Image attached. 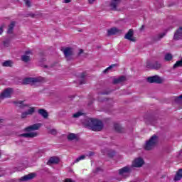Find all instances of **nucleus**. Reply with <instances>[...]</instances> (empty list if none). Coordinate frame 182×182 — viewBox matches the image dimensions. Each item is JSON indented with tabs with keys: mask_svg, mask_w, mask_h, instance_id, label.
Returning <instances> with one entry per match:
<instances>
[{
	"mask_svg": "<svg viewBox=\"0 0 182 182\" xmlns=\"http://www.w3.org/2000/svg\"><path fill=\"white\" fill-rule=\"evenodd\" d=\"M85 127L93 132H100L103 129V122L95 118H87L83 122Z\"/></svg>",
	"mask_w": 182,
	"mask_h": 182,
	"instance_id": "obj_1",
	"label": "nucleus"
},
{
	"mask_svg": "<svg viewBox=\"0 0 182 182\" xmlns=\"http://www.w3.org/2000/svg\"><path fill=\"white\" fill-rule=\"evenodd\" d=\"M41 126H42V124L41 123L34 124L25 128V132H28V133L18 134L16 132L14 134V132H13L11 136H18L20 137H36L37 136H39V134L36 132L35 130H39V129H41Z\"/></svg>",
	"mask_w": 182,
	"mask_h": 182,
	"instance_id": "obj_2",
	"label": "nucleus"
},
{
	"mask_svg": "<svg viewBox=\"0 0 182 182\" xmlns=\"http://www.w3.org/2000/svg\"><path fill=\"white\" fill-rule=\"evenodd\" d=\"M157 143H159L157 137H151L149 140L146 141L144 149L146 151H151L157 146Z\"/></svg>",
	"mask_w": 182,
	"mask_h": 182,
	"instance_id": "obj_3",
	"label": "nucleus"
},
{
	"mask_svg": "<svg viewBox=\"0 0 182 182\" xmlns=\"http://www.w3.org/2000/svg\"><path fill=\"white\" fill-rule=\"evenodd\" d=\"M46 80L43 77H27L23 80V85H36V83H45Z\"/></svg>",
	"mask_w": 182,
	"mask_h": 182,
	"instance_id": "obj_4",
	"label": "nucleus"
},
{
	"mask_svg": "<svg viewBox=\"0 0 182 182\" xmlns=\"http://www.w3.org/2000/svg\"><path fill=\"white\" fill-rule=\"evenodd\" d=\"M64 53V56L68 62L73 60V48L70 47H66L61 49Z\"/></svg>",
	"mask_w": 182,
	"mask_h": 182,
	"instance_id": "obj_5",
	"label": "nucleus"
},
{
	"mask_svg": "<svg viewBox=\"0 0 182 182\" xmlns=\"http://www.w3.org/2000/svg\"><path fill=\"white\" fill-rule=\"evenodd\" d=\"M13 93L14 88L8 87L1 92L0 95V99H1V100H4V99H11Z\"/></svg>",
	"mask_w": 182,
	"mask_h": 182,
	"instance_id": "obj_6",
	"label": "nucleus"
},
{
	"mask_svg": "<svg viewBox=\"0 0 182 182\" xmlns=\"http://www.w3.org/2000/svg\"><path fill=\"white\" fill-rule=\"evenodd\" d=\"M133 171V168L132 166H126L118 170V174L119 176H124L125 174H130Z\"/></svg>",
	"mask_w": 182,
	"mask_h": 182,
	"instance_id": "obj_7",
	"label": "nucleus"
},
{
	"mask_svg": "<svg viewBox=\"0 0 182 182\" xmlns=\"http://www.w3.org/2000/svg\"><path fill=\"white\" fill-rule=\"evenodd\" d=\"M101 153H102L104 156L107 154L109 159H113V157L116 156V151L114 149H110L109 148L101 149Z\"/></svg>",
	"mask_w": 182,
	"mask_h": 182,
	"instance_id": "obj_8",
	"label": "nucleus"
},
{
	"mask_svg": "<svg viewBox=\"0 0 182 182\" xmlns=\"http://www.w3.org/2000/svg\"><path fill=\"white\" fill-rule=\"evenodd\" d=\"M143 164H144V160H143V158L139 157L134 160L132 162V164L131 167L133 168L134 167L140 168L143 166Z\"/></svg>",
	"mask_w": 182,
	"mask_h": 182,
	"instance_id": "obj_9",
	"label": "nucleus"
},
{
	"mask_svg": "<svg viewBox=\"0 0 182 182\" xmlns=\"http://www.w3.org/2000/svg\"><path fill=\"white\" fill-rule=\"evenodd\" d=\"M147 82L149 83H163V80L159 76V75H154L152 77H147Z\"/></svg>",
	"mask_w": 182,
	"mask_h": 182,
	"instance_id": "obj_10",
	"label": "nucleus"
},
{
	"mask_svg": "<svg viewBox=\"0 0 182 182\" xmlns=\"http://www.w3.org/2000/svg\"><path fill=\"white\" fill-rule=\"evenodd\" d=\"M29 55H33L32 50H26L24 53V55H21V60L25 63H28V62H31V56Z\"/></svg>",
	"mask_w": 182,
	"mask_h": 182,
	"instance_id": "obj_11",
	"label": "nucleus"
},
{
	"mask_svg": "<svg viewBox=\"0 0 182 182\" xmlns=\"http://www.w3.org/2000/svg\"><path fill=\"white\" fill-rule=\"evenodd\" d=\"M146 68L148 69H155L156 70H159V69H160L161 68V64H160V63H159L157 61L152 63H147Z\"/></svg>",
	"mask_w": 182,
	"mask_h": 182,
	"instance_id": "obj_12",
	"label": "nucleus"
},
{
	"mask_svg": "<svg viewBox=\"0 0 182 182\" xmlns=\"http://www.w3.org/2000/svg\"><path fill=\"white\" fill-rule=\"evenodd\" d=\"M122 3V0H112L109 6L111 11H117V7Z\"/></svg>",
	"mask_w": 182,
	"mask_h": 182,
	"instance_id": "obj_13",
	"label": "nucleus"
},
{
	"mask_svg": "<svg viewBox=\"0 0 182 182\" xmlns=\"http://www.w3.org/2000/svg\"><path fill=\"white\" fill-rule=\"evenodd\" d=\"M36 177V173H31L28 175H26L21 178H20L19 181H29V180H33Z\"/></svg>",
	"mask_w": 182,
	"mask_h": 182,
	"instance_id": "obj_14",
	"label": "nucleus"
},
{
	"mask_svg": "<svg viewBox=\"0 0 182 182\" xmlns=\"http://www.w3.org/2000/svg\"><path fill=\"white\" fill-rule=\"evenodd\" d=\"M35 113V107H30L27 111L21 113V119H26L28 116L32 115Z\"/></svg>",
	"mask_w": 182,
	"mask_h": 182,
	"instance_id": "obj_15",
	"label": "nucleus"
},
{
	"mask_svg": "<svg viewBox=\"0 0 182 182\" xmlns=\"http://www.w3.org/2000/svg\"><path fill=\"white\" fill-rule=\"evenodd\" d=\"M134 31L133 29H129L127 33L125 35L124 38L128 41H131V42H136V38L133 37Z\"/></svg>",
	"mask_w": 182,
	"mask_h": 182,
	"instance_id": "obj_16",
	"label": "nucleus"
},
{
	"mask_svg": "<svg viewBox=\"0 0 182 182\" xmlns=\"http://www.w3.org/2000/svg\"><path fill=\"white\" fill-rule=\"evenodd\" d=\"M174 41H180L182 39V27H179L178 29L174 33L173 36Z\"/></svg>",
	"mask_w": 182,
	"mask_h": 182,
	"instance_id": "obj_17",
	"label": "nucleus"
},
{
	"mask_svg": "<svg viewBox=\"0 0 182 182\" xmlns=\"http://www.w3.org/2000/svg\"><path fill=\"white\" fill-rule=\"evenodd\" d=\"M114 129L117 133H126V129L122 127L119 123L114 124Z\"/></svg>",
	"mask_w": 182,
	"mask_h": 182,
	"instance_id": "obj_18",
	"label": "nucleus"
},
{
	"mask_svg": "<svg viewBox=\"0 0 182 182\" xmlns=\"http://www.w3.org/2000/svg\"><path fill=\"white\" fill-rule=\"evenodd\" d=\"M120 32H122V31H120L116 27H114L107 30V36H112L113 35H117V33H120Z\"/></svg>",
	"mask_w": 182,
	"mask_h": 182,
	"instance_id": "obj_19",
	"label": "nucleus"
},
{
	"mask_svg": "<svg viewBox=\"0 0 182 182\" xmlns=\"http://www.w3.org/2000/svg\"><path fill=\"white\" fill-rule=\"evenodd\" d=\"M60 159L58 156H51L47 162L48 166L50 164H59Z\"/></svg>",
	"mask_w": 182,
	"mask_h": 182,
	"instance_id": "obj_20",
	"label": "nucleus"
},
{
	"mask_svg": "<svg viewBox=\"0 0 182 182\" xmlns=\"http://www.w3.org/2000/svg\"><path fill=\"white\" fill-rule=\"evenodd\" d=\"M16 26V21H11V23L8 26L7 33L8 35H12L14 33V29Z\"/></svg>",
	"mask_w": 182,
	"mask_h": 182,
	"instance_id": "obj_21",
	"label": "nucleus"
},
{
	"mask_svg": "<svg viewBox=\"0 0 182 182\" xmlns=\"http://www.w3.org/2000/svg\"><path fill=\"white\" fill-rule=\"evenodd\" d=\"M158 121L159 119H157V118L151 117L146 119L145 123H146V124H152V126H156Z\"/></svg>",
	"mask_w": 182,
	"mask_h": 182,
	"instance_id": "obj_22",
	"label": "nucleus"
},
{
	"mask_svg": "<svg viewBox=\"0 0 182 182\" xmlns=\"http://www.w3.org/2000/svg\"><path fill=\"white\" fill-rule=\"evenodd\" d=\"M182 178V168H179L174 176V181H180Z\"/></svg>",
	"mask_w": 182,
	"mask_h": 182,
	"instance_id": "obj_23",
	"label": "nucleus"
},
{
	"mask_svg": "<svg viewBox=\"0 0 182 182\" xmlns=\"http://www.w3.org/2000/svg\"><path fill=\"white\" fill-rule=\"evenodd\" d=\"M125 80H126V77L122 75V76H121L118 78L114 79L113 84L114 85H119V83H123V82H125Z\"/></svg>",
	"mask_w": 182,
	"mask_h": 182,
	"instance_id": "obj_24",
	"label": "nucleus"
},
{
	"mask_svg": "<svg viewBox=\"0 0 182 182\" xmlns=\"http://www.w3.org/2000/svg\"><path fill=\"white\" fill-rule=\"evenodd\" d=\"M24 101H14V105H16L17 106H18V107H20V109H25V107H29V105L28 104H24L23 103Z\"/></svg>",
	"mask_w": 182,
	"mask_h": 182,
	"instance_id": "obj_25",
	"label": "nucleus"
},
{
	"mask_svg": "<svg viewBox=\"0 0 182 182\" xmlns=\"http://www.w3.org/2000/svg\"><path fill=\"white\" fill-rule=\"evenodd\" d=\"M38 112V114H40V115L42 116L44 119H48L49 113H48V111H46V109H40Z\"/></svg>",
	"mask_w": 182,
	"mask_h": 182,
	"instance_id": "obj_26",
	"label": "nucleus"
},
{
	"mask_svg": "<svg viewBox=\"0 0 182 182\" xmlns=\"http://www.w3.org/2000/svg\"><path fill=\"white\" fill-rule=\"evenodd\" d=\"M1 65L4 68H12V65H14V62H12V60H9L3 62Z\"/></svg>",
	"mask_w": 182,
	"mask_h": 182,
	"instance_id": "obj_27",
	"label": "nucleus"
},
{
	"mask_svg": "<svg viewBox=\"0 0 182 182\" xmlns=\"http://www.w3.org/2000/svg\"><path fill=\"white\" fill-rule=\"evenodd\" d=\"M164 36H166V33H159L156 36L154 37V41H155V42H158V41H161Z\"/></svg>",
	"mask_w": 182,
	"mask_h": 182,
	"instance_id": "obj_28",
	"label": "nucleus"
},
{
	"mask_svg": "<svg viewBox=\"0 0 182 182\" xmlns=\"http://www.w3.org/2000/svg\"><path fill=\"white\" fill-rule=\"evenodd\" d=\"M18 139H17L16 141V143L17 144H23V146H25L26 144V141H25L24 139H23L22 138H18Z\"/></svg>",
	"mask_w": 182,
	"mask_h": 182,
	"instance_id": "obj_29",
	"label": "nucleus"
},
{
	"mask_svg": "<svg viewBox=\"0 0 182 182\" xmlns=\"http://www.w3.org/2000/svg\"><path fill=\"white\" fill-rule=\"evenodd\" d=\"M172 59H173V55H171V53H167L165 55L164 60L166 62H170V60H171Z\"/></svg>",
	"mask_w": 182,
	"mask_h": 182,
	"instance_id": "obj_30",
	"label": "nucleus"
},
{
	"mask_svg": "<svg viewBox=\"0 0 182 182\" xmlns=\"http://www.w3.org/2000/svg\"><path fill=\"white\" fill-rule=\"evenodd\" d=\"M176 68H182V59L176 61V63L173 65V68L176 69Z\"/></svg>",
	"mask_w": 182,
	"mask_h": 182,
	"instance_id": "obj_31",
	"label": "nucleus"
},
{
	"mask_svg": "<svg viewBox=\"0 0 182 182\" xmlns=\"http://www.w3.org/2000/svg\"><path fill=\"white\" fill-rule=\"evenodd\" d=\"M116 66H117V64H112L109 67L107 68L105 70H104L102 71V73H107V72H109V70H111V69H113V68H116Z\"/></svg>",
	"mask_w": 182,
	"mask_h": 182,
	"instance_id": "obj_32",
	"label": "nucleus"
},
{
	"mask_svg": "<svg viewBox=\"0 0 182 182\" xmlns=\"http://www.w3.org/2000/svg\"><path fill=\"white\" fill-rule=\"evenodd\" d=\"M174 102H175V103H177L178 105H180L181 103H182V95L178 97H175Z\"/></svg>",
	"mask_w": 182,
	"mask_h": 182,
	"instance_id": "obj_33",
	"label": "nucleus"
},
{
	"mask_svg": "<svg viewBox=\"0 0 182 182\" xmlns=\"http://www.w3.org/2000/svg\"><path fill=\"white\" fill-rule=\"evenodd\" d=\"M67 140L72 143H76V141H79V137H68Z\"/></svg>",
	"mask_w": 182,
	"mask_h": 182,
	"instance_id": "obj_34",
	"label": "nucleus"
},
{
	"mask_svg": "<svg viewBox=\"0 0 182 182\" xmlns=\"http://www.w3.org/2000/svg\"><path fill=\"white\" fill-rule=\"evenodd\" d=\"M80 116H83V113L81 112H78L73 114V117H74V119H77V118L80 117Z\"/></svg>",
	"mask_w": 182,
	"mask_h": 182,
	"instance_id": "obj_35",
	"label": "nucleus"
},
{
	"mask_svg": "<svg viewBox=\"0 0 182 182\" xmlns=\"http://www.w3.org/2000/svg\"><path fill=\"white\" fill-rule=\"evenodd\" d=\"M65 136L66 137H79V136H80V134L68 133V134Z\"/></svg>",
	"mask_w": 182,
	"mask_h": 182,
	"instance_id": "obj_36",
	"label": "nucleus"
},
{
	"mask_svg": "<svg viewBox=\"0 0 182 182\" xmlns=\"http://www.w3.org/2000/svg\"><path fill=\"white\" fill-rule=\"evenodd\" d=\"M86 159V156L85 155H81L80 156H79L78 158H77L75 159V161H74V163H79V161H80V160H85Z\"/></svg>",
	"mask_w": 182,
	"mask_h": 182,
	"instance_id": "obj_37",
	"label": "nucleus"
},
{
	"mask_svg": "<svg viewBox=\"0 0 182 182\" xmlns=\"http://www.w3.org/2000/svg\"><path fill=\"white\" fill-rule=\"evenodd\" d=\"M24 2L27 8H31V6H32V3L31 2V0H24Z\"/></svg>",
	"mask_w": 182,
	"mask_h": 182,
	"instance_id": "obj_38",
	"label": "nucleus"
},
{
	"mask_svg": "<svg viewBox=\"0 0 182 182\" xmlns=\"http://www.w3.org/2000/svg\"><path fill=\"white\" fill-rule=\"evenodd\" d=\"M49 133L53 136H56V134H58V131L55 129H50Z\"/></svg>",
	"mask_w": 182,
	"mask_h": 182,
	"instance_id": "obj_39",
	"label": "nucleus"
},
{
	"mask_svg": "<svg viewBox=\"0 0 182 182\" xmlns=\"http://www.w3.org/2000/svg\"><path fill=\"white\" fill-rule=\"evenodd\" d=\"M161 136H164L163 132H159L151 136V137H161Z\"/></svg>",
	"mask_w": 182,
	"mask_h": 182,
	"instance_id": "obj_40",
	"label": "nucleus"
},
{
	"mask_svg": "<svg viewBox=\"0 0 182 182\" xmlns=\"http://www.w3.org/2000/svg\"><path fill=\"white\" fill-rule=\"evenodd\" d=\"M9 40H6L3 42L4 46H5V48H9Z\"/></svg>",
	"mask_w": 182,
	"mask_h": 182,
	"instance_id": "obj_41",
	"label": "nucleus"
},
{
	"mask_svg": "<svg viewBox=\"0 0 182 182\" xmlns=\"http://www.w3.org/2000/svg\"><path fill=\"white\" fill-rule=\"evenodd\" d=\"M28 16H31V18H36V16H38V14L30 13L28 14Z\"/></svg>",
	"mask_w": 182,
	"mask_h": 182,
	"instance_id": "obj_42",
	"label": "nucleus"
},
{
	"mask_svg": "<svg viewBox=\"0 0 182 182\" xmlns=\"http://www.w3.org/2000/svg\"><path fill=\"white\" fill-rule=\"evenodd\" d=\"M85 83H86V79L85 78H80V85H85Z\"/></svg>",
	"mask_w": 182,
	"mask_h": 182,
	"instance_id": "obj_43",
	"label": "nucleus"
},
{
	"mask_svg": "<svg viewBox=\"0 0 182 182\" xmlns=\"http://www.w3.org/2000/svg\"><path fill=\"white\" fill-rule=\"evenodd\" d=\"M85 77H86V73H81L80 79H85Z\"/></svg>",
	"mask_w": 182,
	"mask_h": 182,
	"instance_id": "obj_44",
	"label": "nucleus"
},
{
	"mask_svg": "<svg viewBox=\"0 0 182 182\" xmlns=\"http://www.w3.org/2000/svg\"><path fill=\"white\" fill-rule=\"evenodd\" d=\"M110 91H104L101 92V95H109Z\"/></svg>",
	"mask_w": 182,
	"mask_h": 182,
	"instance_id": "obj_45",
	"label": "nucleus"
},
{
	"mask_svg": "<svg viewBox=\"0 0 182 182\" xmlns=\"http://www.w3.org/2000/svg\"><path fill=\"white\" fill-rule=\"evenodd\" d=\"M4 26H1L0 27V35H1V33L4 32Z\"/></svg>",
	"mask_w": 182,
	"mask_h": 182,
	"instance_id": "obj_46",
	"label": "nucleus"
},
{
	"mask_svg": "<svg viewBox=\"0 0 182 182\" xmlns=\"http://www.w3.org/2000/svg\"><path fill=\"white\" fill-rule=\"evenodd\" d=\"M92 156H95V152H93V151H90V152H89V157H92Z\"/></svg>",
	"mask_w": 182,
	"mask_h": 182,
	"instance_id": "obj_47",
	"label": "nucleus"
},
{
	"mask_svg": "<svg viewBox=\"0 0 182 182\" xmlns=\"http://www.w3.org/2000/svg\"><path fill=\"white\" fill-rule=\"evenodd\" d=\"M82 53H83V50L82 49H80V51H79L77 55L80 56V55H82Z\"/></svg>",
	"mask_w": 182,
	"mask_h": 182,
	"instance_id": "obj_48",
	"label": "nucleus"
},
{
	"mask_svg": "<svg viewBox=\"0 0 182 182\" xmlns=\"http://www.w3.org/2000/svg\"><path fill=\"white\" fill-rule=\"evenodd\" d=\"M64 182H75L72 181L70 178H66Z\"/></svg>",
	"mask_w": 182,
	"mask_h": 182,
	"instance_id": "obj_49",
	"label": "nucleus"
},
{
	"mask_svg": "<svg viewBox=\"0 0 182 182\" xmlns=\"http://www.w3.org/2000/svg\"><path fill=\"white\" fill-rule=\"evenodd\" d=\"M70 2H72V0H64L65 4H69Z\"/></svg>",
	"mask_w": 182,
	"mask_h": 182,
	"instance_id": "obj_50",
	"label": "nucleus"
},
{
	"mask_svg": "<svg viewBox=\"0 0 182 182\" xmlns=\"http://www.w3.org/2000/svg\"><path fill=\"white\" fill-rule=\"evenodd\" d=\"M14 171H21V169L16 167V168H14Z\"/></svg>",
	"mask_w": 182,
	"mask_h": 182,
	"instance_id": "obj_51",
	"label": "nucleus"
},
{
	"mask_svg": "<svg viewBox=\"0 0 182 182\" xmlns=\"http://www.w3.org/2000/svg\"><path fill=\"white\" fill-rule=\"evenodd\" d=\"M95 1H96V0H89V4H93V2H95Z\"/></svg>",
	"mask_w": 182,
	"mask_h": 182,
	"instance_id": "obj_52",
	"label": "nucleus"
},
{
	"mask_svg": "<svg viewBox=\"0 0 182 182\" xmlns=\"http://www.w3.org/2000/svg\"><path fill=\"white\" fill-rule=\"evenodd\" d=\"M143 29H144V25H143V26H141V27L140 30H141V31H143Z\"/></svg>",
	"mask_w": 182,
	"mask_h": 182,
	"instance_id": "obj_53",
	"label": "nucleus"
},
{
	"mask_svg": "<svg viewBox=\"0 0 182 182\" xmlns=\"http://www.w3.org/2000/svg\"><path fill=\"white\" fill-rule=\"evenodd\" d=\"M2 122H4V119H0V123H2Z\"/></svg>",
	"mask_w": 182,
	"mask_h": 182,
	"instance_id": "obj_54",
	"label": "nucleus"
},
{
	"mask_svg": "<svg viewBox=\"0 0 182 182\" xmlns=\"http://www.w3.org/2000/svg\"><path fill=\"white\" fill-rule=\"evenodd\" d=\"M44 68H49V66H48V65H44Z\"/></svg>",
	"mask_w": 182,
	"mask_h": 182,
	"instance_id": "obj_55",
	"label": "nucleus"
},
{
	"mask_svg": "<svg viewBox=\"0 0 182 182\" xmlns=\"http://www.w3.org/2000/svg\"><path fill=\"white\" fill-rule=\"evenodd\" d=\"M100 168H97V171H99Z\"/></svg>",
	"mask_w": 182,
	"mask_h": 182,
	"instance_id": "obj_56",
	"label": "nucleus"
}]
</instances>
